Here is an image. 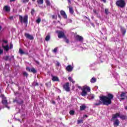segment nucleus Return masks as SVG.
<instances>
[{
	"label": "nucleus",
	"instance_id": "obj_22",
	"mask_svg": "<svg viewBox=\"0 0 127 127\" xmlns=\"http://www.w3.org/2000/svg\"><path fill=\"white\" fill-rule=\"evenodd\" d=\"M85 109H86V105H81L80 107V111H84V110H85Z\"/></svg>",
	"mask_w": 127,
	"mask_h": 127
},
{
	"label": "nucleus",
	"instance_id": "obj_40",
	"mask_svg": "<svg viewBox=\"0 0 127 127\" xmlns=\"http://www.w3.org/2000/svg\"><path fill=\"white\" fill-rule=\"evenodd\" d=\"M2 53H3V50L0 49V55H1V54H2Z\"/></svg>",
	"mask_w": 127,
	"mask_h": 127
},
{
	"label": "nucleus",
	"instance_id": "obj_5",
	"mask_svg": "<svg viewBox=\"0 0 127 127\" xmlns=\"http://www.w3.org/2000/svg\"><path fill=\"white\" fill-rule=\"evenodd\" d=\"M56 33L58 34V37L60 39L64 38L66 36L64 32L62 31L58 30L56 31Z\"/></svg>",
	"mask_w": 127,
	"mask_h": 127
},
{
	"label": "nucleus",
	"instance_id": "obj_47",
	"mask_svg": "<svg viewBox=\"0 0 127 127\" xmlns=\"http://www.w3.org/2000/svg\"><path fill=\"white\" fill-rule=\"evenodd\" d=\"M85 18H86L87 19H88V20H89V21L91 20L90 19V18H89L88 17H87V16H85L84 17Z\"/></svg>",
	"mask_w": 127,
	"mask_h": 127
},
{
	"label": "nucleus",
	"instance_id": "obj_24",
	"mask_svg": "<svg viewBox=\"0 0 127 127\" xmlns=\"http://www.w3.org/2000/svg\"><path fill=\"white\" fill-rule=\"evenodd\" d=\"M64 38V39L65 40L64 41H65V42H66V43H67V44L69 43L70 41H69V39H68L67 38V37L65 36Z\"/></svg>",
	"mask_w": 127,
	"mask_h": 127
},
{
	"label": "nucleus",
	"instance_id": "obj_37",
	"mask_svg": "<svg viewBox=\"0 0 127 127\" xmlns=\"http://www.w3.org/2000/svg\"><path fill=\"white\" fill-rule=\"evenodd\" d=\"M97 102H98L99 103H96V105L97 106H99V105H101V104L102 103V102H101V101H99V100H97Z\"/></svg>",
	"mask_w": 127,
	"mask_h": 127
},
{
	"label": "nucleus",
	"instance_id": "obj_4",
	"mask_svg": "<svg viewBox=\"0 0 127 127\" xmlns=\"http://www.w3.org/2000/svg\"><path fill=\"white\" fill-rule=\"evenodd\" d=\"M116 5L118 7L124 8L126 6V1L125 0H118L116 1Z\"/></svg>",
	"mask_w": 127,
	"mask_h": 127
},
{
	"label": "nucleus",
	"instance_id": "obj_57",
	"mask_svg": "<svg viewBox=\"0 0 127 127\" xmlns=\"http://www.w3.org/2000/svg\"><path fill=\"white\" fill-rule=\"evenodd\" d=\"M68 3H71V0H67Z\"/></svg>",
	"mask_w": 127,
	"mask_h": 127
},
{
	"label": "nucleus",
	"instance_id": "obj_26",
	"mask_svg": "<svg viewBox=\"0 0 127 127\" xmlns=\"http://www.w3.org/2000/svg\"><path fill=\"white\" fill-rule=\"evenodd\" d=\"M46 41H49L50 40V36L47 35L45 38Z\"/></svg>",
	"mask_w": 127,
	"mask_h": 127
},
{
	"label": "nucleus",
	"instance_id": "obj_12",
	"mask_svg": "<svg viewBox=\"0 0 127 127\" xmlns=\"http://www.w3.org/2000/svg\"><path fill=\"white\" fill-rule=\"evenodd\" d=\"M2 104L7 107V100H6V98L5 97H3L2 99Z\"/></svg>",
	"mask_w": 127,
	"mask_h": 127
},
{
	"label": "nucleus",
	"instance_id": "obj_35",
	"mask_svg": "<svg viewBox=\"0 0 127 127\" xmlns=\"http://www.w3.org/2000/svg\"><path fill=\"white\" fill-rule=\"evenodd\" d=\"M2 43H5V44H6L8 43V40H2Z\"/></svg>",
	"mask_w": 127,
	"mask_h": 127
},
{
	"label": "nucleus",
	"instance_id": "obj_1",
	"mask_svg": "<svg viewBox=\"0 0 127 127\" xmlns=\"http://www.w3.org/2000/svg\"><path fill=\"white\" fill-rule=\"evenodd\" d=\"M100 98L103 105L108 106L112 104V100L114 99V96L112 94H108L107 96H100Z\"/></svg>",
	"mask_w": 127,
	"mask_h": 127
},
{
	"label": "nucleus",
	"instance_id": "obj_11",
	"mask_svg": "<svg viewBox=\"0 0 127 127\" xmlns=\"http://www.w3.org/2000/svg\"><path fill=\"white\" fill-rule=\"evenodd\" d=\"M65 70L67 71V72H72L73 71V66L71 65H68L66 67Z\"/></svg>",
	"mask_w": 127,
	"mask_h": 127
},
{
	"label": "nucleus",
	"instance_id": "obj_14",
	"mask_svg": "<svg viewBox=\"0 0 127 127\" xmlns=\"http://www.w3.org/2000/svg\"><path fill=\"white\" fill-rule=\"evenodd\" d=\"M75 38H76V40H77L78 41H83V37L82 36H81L79 35H77L76 36H75Z\"/></svg>",
	"mask_w": 127,
	"mask_h": 127
},
{
	"label": "nucleus",
	"instance_id": "obj_27",
	"mask_svg": "<svg viewBox=\"0 0 127 127\" xmlns=\"http://www.w3.org/2000/svg\"><path fill=\"white\" fill-rule=\"evenodd\" d=\"M69 114L71 115V116H74V115H75V111L73 110H70L69 111Z\"/></svg>",
	"mask_w": 127,
	"mask_h": 127
},
{
	"label": "nucleus",
	"instance_id": "obj_39",
	"mask_svg": "<svg viewBox=\"0 0 127 127\" xmlns=\"http://www.w3.org/2000/svg\"><path fill=\"white\" fill-rule=\"evenodd\" d=\"M93 12L95 13V14H98V12H97V10L94 9H93Z\"/></svg>",
	"mask_w": 127,
	"mask_h": 127
},
{
	"label": "nucleus",
	"instance_id": "obj_41",
	"mask_svg": "<svg viewBox=\"0 0 127 127\" xmlns=\"http://www.w3.org/2000/svg\"><path fill=\"white\" fill-rule=\"evenodd\" d=\"M53 51L55 52V53H56V52H57V48H55Z\"/></svg>",
	"mask_w": 127,
	"mask_h": 127
},
{
	"label": "nucleus",
	"instance_id": "obj_20",
	"mask_svg": "<svg viewBox=\"0 0 127 127\" xmlns=\"http://www.w3.org/2000/svg\"><path fill=\"white\" fill-rule=\"evenodd\" d=\"M22 75L24 77H26V78H27V77H28V73H27V72L26 71H23Z\"/></svg>",
	"mask_w": 127,
	"mask_h": 127
},
{
	"label": "nucleus",
	"instance_id": "obj_28",
	"mask_svg": "<svg viewBox=\"0 0 127 127\" xmlns=\"http://www.w3.org/2000/svg\"><path fill=\"white\" fill-rule=\"evenodd\" d=\"M52 80H59V78L57 76H54L53 75H52Z\"/></svg>",
	"mask_w": 127,
	"mask_h": 127
},
{
	"label": "nucleus",
	"instance_id": "obj_6",
	"mask_svg": "<svg viewBox=\"0 0 127 127\" xmlns=\"http://www.w3.org/2000/svg\"><path fill=\"white\" fill-rule=\"evenodd\" d=\"M69 83H66L64 85V89L66 91V92H70V87H69Z\"/></svg>",
	"mask_w": 127,
	"mask_h": 127
},
{
	"label": "nucleus",
	"instance_id": "obj_16",
	"mask_svg": "<svg viewBox=\"0 0 127 127\" xmlns=\"http://www.w3.org/2000/svg\"><path fill=\"white\" fill-rule=\"evenodd\" d=\"M113 121L114 122V125L115 127H118V126L120 125V121H119V120L116 119L115 120H113Z\"/></svg>",
	"mask_w": 127,
	"mask_h": 127
},
{
	"label": "nucleus",
	"instance_id": "obj_38",
	"mask_svg": "<svg viewBox=\"0 0 127 127\" xmlns=\"http://www.w3.org/2000/svg\"><path fill=\"white\" fill-rule=\"evenodd\" d=\"M126 95V93H124V92H122L121 95V97L122 98H123V97H125V95Z\"/></svg>",
	"mask_w": 127,
	"mask_h": 127
},
{
	"label": "nucleus",
	"instance_id": "obj_10",
	"mask_svg": "<svg viewBox=\"0 0 127 127\" xmlns=\"http://www.w3.org/2000/svg\"><path fill=\"white\" fill-rule=\"evenodd\" d=\"M11 58H14V57L12 56L11 57L6 56L5 57H3V60H5V61H11Z\"/></svg>",
	"mask_w": 127,
	"mask_h": 127
},
{
	"label": "nucleus",
	"instance_id": "obj_30",
	"mask_svg": "<svg viewBox=\"0 0 127 127\" xmlns=\"http://www.w3.org/2000/svg\"><path fill=\"white\" fill-rule=\"evenodd\" d=\"M26 71H28V72H30L31 71V68H30V67L27 66L26 67Z\"/></svg>",
	"mask_w": 127,
	"mask_h": 127
},
{
	"label": "nucleus",
	"instance_id": "obj_51",
	"mask_svg": "<svg viewBox=\"0 0 127 127\" xmlns=\"http://www.w3.org/2000/svg\"><path fill=\"white\" fill-rule=\"evenodd\" d=\"M52 18H53V19H54L55 18V15H52Z\"/></svg>",
	"mask_w": 127,
	"mask_h": 127
},
{
	"label": "nucleus",
	"instance_id": "obj_34",
	"mask_svg": "<svg viewBox=\"0 0 127 127\" xmlns=\"http://www.w3.org/2000/svg\"><path fill=\"white\" fill-rule=\"evenodd\" d=\"M29 0H22L23 3H26V2H28Z\"/></svg>",
	"mask_w": 127,
	"mask_h": 127
},
{
	"label": "nucleus",
	"instance_id": "obj_42",
	"mask_svg": "<svg viewBox=\"0 0 127 127\" xmlns=\"http://www.w3.org/2000/svg\"><path fill=\"white\" fill-rule=\"evenodd\" d=\"M56 66L59 67V66H60V63L59 62H57V63L56 64Z\"/></svg>",
	"mask_w": 127,
	"mask_h": 127
},
{
	"label": "nucleus",
	"instance_id": "obj_58",
	"mask_svg": "<svg viewBox=\"0 0 127 127\" xmlns=\"http://www.w3.org/2000/svg\"><path fill=\"white\" fill-rule=\"evenodd\" d=\"M2 28V27H1V26H0V30H1Z\"/></svg>",
	"mask_w": 127,
	"mask_h": 127
},
{
	"label": "nucleus",
	"instance_id": "obj_31",
	"mask_svg": "<svg viewBox=\"0 0 127 127\" xmlns=\"http://www.w3.org/2000/svg\"><path fill=\"white\" fill-rule=\"evenodd\" d=\"M13 48V45L12 43H10V46L9 47V49H12Z\"/></svg>",
	"mask_w": 127,
	"mask_h": 127
},
{
	"label": "nucleus",
	"instance_id": "obj_45",
	"mask_svg": "<svg viewBox=\"0 0 127 127\" xmlns=\"http://www.w3.org/2000/svg\"><path fill=\"white\" fill-rule=\"evenodd\" d=\"M85 118H88V116L87 115H84L82 117V119H85Z\"/></svg>",
	"mask_w": 127,
	"mask_h": 127
},
{
	"label": "nucleus",
	"instance_id": "obj_64",
	"mask_svg": "<svg viewBox=\"0 0 127 127\" xmlns=\"http://www.w3.org/2000/svg\"><path fill=\"white\" fill-rule=\"evenodd\" d=\"M33 0V1H35V0Z\"/></svg>",
	"mask_w": 127,
	"mask_h": 127
},
{
	"label": "nucleus",
	"instance_id": "obj_54",
	"mask_svg": "<svg viewBox=\"0 0 127 127\" xmlns=\"http://www.w3.org/2000/svg\"><path fill=\"white\" fill-rule=\"evenodd\" d=\"M91 80H96V78L95 77H92Z\"/></svg>",
	"mask_w": 127,
	"mask_h": 127
},
{
	"label": "nucleus",
	"instance_id": "obj_44",
	"mask_svg": "<svg viewBox=\"0 0 127 127\" xmlns=\"http://www.w3.org/2000/svg\"><path fill=\"white\" fill-rule=\"evenodd\" d=\"M91 83H96V80H91Z\"/></svg>",
	"mask_w": 127,
	"mask_h": 127
},
{
	"label": "nucleus",
	"instance_id": "obj_56",
	"mask_svg": "<svg viewBox=\"0 0 127 127\" xmlns=\"http://www.w3.org/2000/svg\"><path fill=\"white\" fill-rule=\"evenodd\" d=\"M68 80H72V77H68Z\"/></svg>",
	"mask_w": 127,
	"mask_h": 127
},
{
	"label": "nucleus",
	"instance_id": "obj_50",
	"mask_svg": "<svg viewBox=\"0 0 127 127\" xmlns=\"http://www.w3.org/2000/svg\"><path fill=\"white\" fill-rule=\"evenodd\" d=\"M16 0H10V2H12V1H15Z\"/></svg>",
	"mask_w": 127,
	"mask_h": 127
},
{
	"label": "nucleus",
	"instance_id": "obj_60",
	"mask_svg": "<svg viewBox=\"0 0 127 127\" xmlns=\"http://www.w3.org/2000/svg\"><path fill=\"white\" fill-rule=\"evenodd\" d=\"M74 89H75V87H74V86H73L72 88V90H74Z\"/></svg>",
	"mask_w": 127,
	"mask_h": 127
},
{
	"label": "nucleus",
	"instance_id": "obj_29",
	"mask_svg": "<svg viewBox=\"0 0 127 127\" xmlns=\"http://www.w3.org/2000/svg\"><path fill=\"white\" fill-rule=\"evenodd\" d=\"M36 22H37V23H38V24H39V23L41 22V19H40V18H38L36 20Z\"/></svg>",
	"mask_w": 127,
	"mask_h": 127
},
{
	"label": "nucleus",
	"instance_id": "obj_15",
	"mask_svg": "<svg viewBox=\"0 0 127 127\" xmlns=\"http://www.w3.org/2000/svg\"><path fill=\"white\" fill-rule=\"evenodd\" d=\"M119 117H120V113H116L113 116L112 121H115V119L119 118Z\"/></svg>",
	"mask_w": 127,
	"mask_h": 127
},
{
	"label": "nucleus",
	"instance_id": "obj_19",
	"mask_svg": "<svg viewBox=\"0 0 127 127\" xmlns=\"http://www.w3.org/2000/svg\"><path fill=\"white\" fill-rule=\"evenodd\" d=\"M32 73H33V74H36V73H37V70H36V69H35V68L34 67H32L31 68V71Z\"/></svg>",
	"mask_w": 127,
	"mask_h": 127
},
{
	"label": "nucleus",
	"instance_id": "obj_53",
	"mask_svg": "<svg viewBox=\"0 0 127 127\" xmlns=\"http://www.w3.org/2000/svg\"><path fill=\"white\" fill-rule=\"evenodd\" d=\"M58 17L59 18H61V15H60L59 14H58Z\"/></svg>",
	"mask_w": 127,
	"mask_h": 127
},
{
	"label": "nucleus",
	"instance_id": "obj_62",
	"mask_svg": "<svg viewBox=\"0 0 127 127\" xmlns=\"http://www.w3.org/2000/svg\"><path fill=\"white\" fill-rule=\"evenodd\" d=\"M126 110H127V106L125 107Z\"/></svg>",
	"mask_w": 127,
	"mask_h": 127
},
{
	"label": "nucleus",
	"instance_id": "obj_63",
	"mask_svg": "<svg viewBox=\"0 0 127 127\" xmlns=\"http://www.w3.org/2000/svg\"><path fill=\"white\" fill-rule=\"evenodd\" d=\"M37 86H38V83H36V84Z\"/></svg>",
	"mask_w": 127,
	"mask_h": 127
},
{
	"label": "nucleus",
	"instance_id": "obj_8",
	"mask_svg": "<svg viewBox=\"0 0 127 127\" xmlns=\"http://www.w3.org/2000/svg\"><path fill=\"white\" fill-rule=\"evenodd\" d=\"M60 13L62 16H63V17L64 18V19H67V14H66V12H64V10H61Z\"/></svg>",
	"mask_w": 127,
	"mask_h": 127
},
{
	"label": "nucleus",
	"instance_id": "obj_23",
	"mask_svg": "<svg viewBox=\"0 0 127 127\" xmlns=\"http://www.w3.org/2000/svg\"><path fill=\"white\" fill-rule=\"evenodd\" d=\"M19 53L21 55H22L23 54H25V53H24V52H23V51L21 49H19Z\"/></svg>",
	"mask_w": 127,
	"mask_h": 127
},
{
	"label": "nucleus",
	"instance_id": "obj_17",
	"mask_svg": "<svg viewBox=\"0 0 127 127\" xmlns=\"http://www.w3.org/2000/svg\"><path fill=\"white\" fill-rule=\"evenodd\" d=\"M69 7V13H71V14H73L74 13V9H73V7L71 6H68Z\"/></svg>",
	"mask_w": 127,
	"mask_h": 127
},
{
	"label": "nucleus",
	"instance_id": "obj_33",
	"mask_svg": "<svg viewBox=\"0 0 127 127\" xmlns=\"http://www.w3.org/2000/svg\"><path fill=\"white\" fill-rule=\"evenodd\" d=\"M105 10L106 14H108V13H109V9L106 8V9H105Z\"/></svg>",
	"mask_w": 127,
	"mask_h": 127
},
{
	"label": "nucleus",
	"instance_id": "obj_48",
	"mask_svg": "<svg viewBox=\"0 0 127 127\" xmlns=\"http://www.w3.org/2000/svg\"><path fill=\"white\" fill-rule=\"evenodd\" d=\"M90 97H91V99H94V95H90Z\"/></svg>",
	"mask_w": 127,
	"mask_h": 127
},
{
	"label": "nucleus",
	"instance_id": "obj_25",
	"mask_svg": "<svg viewBox=\"0 0 127 127\" xmlns=\"http://www.w3.org/2000/svg\"><path fill=\"white\" fill-rule=\"evenodd\" d=\"M37 2L38 4H42L43 3V0H37Z\"/></svg>",
	"mask_w": 127,
	"mask_h": 127
},
{
	"label": "nucleus",
	"instance_id": "obj_43",
	"mask_svg": "<svg viewBox=\"0 0 127 127\" xmlns=\"http://www.w3.org/2000/svg\"><path fill=\"white\" fill-rule=\"evenodd\" d=\"M101 1H103L104 3H107V0H100Z\"/></svg>",
	"mask_w": 127,
	"mask_h": 127
},
{
	"label": "nucleus",
	"instance_id": "obj_2",
	"mask_svg": "<svg viewBox=\"0 0 127 127\" xmlns=\"http://www.w3.org/2000/svg\"><path fill=\"white\" fill-rule=\"evenodd\" d=\"M78 89H81V96L85 97L88 95V92H91V88L87 85H84L82 87L78 86Z\"/></svg>",
	"mask_w": 127,
	"mask_h": 127
},
{
	"label": "nucleus",
	"instance_id": "obj_59",
	"mask_svg": "<svg viewBox=\"0 0 127 127\" xmlns=\"http://www.w3.org/2000/svg\"><path fill=\"white\" fill-rule=\"evenodd\" d=\"M36 63H37V64H39V62H37V61H36Z\"/></svg>",
	"mask_w": 127,
	"mask_h": 127
},
{
	"label": "nucleus",
	"instance_id": "obj_18",
	"mask_svg": "<svg viewBox=\"0 0 127 127\" xmlns=\"http://www.w3.org/2000/svg\"><path fill=\"white\" fill-rule=\"evenodd\" d=\"M3 9L5 11H10V8L7 5L4 6V7H3Z\"/></svg>",
	"mask_w": 127,
	"mask_h": 127
},
{
	"label": "nucleus",
	"instance_id": "obj_3",
	"mask_svg": "<svg viewBox=\"0 0 127 127\" xmlns=\"http://www.w3.org/2000/svg\"><path fill=\"white\" fill-rule=\"evenodd\" d=\"M19 20L21 23H25V24H27L28 22V15H25L23 17L21 15H19Z\"/></svg>",
	"mask_w": 127,
	"mask_h": 127
},
{
	"label": "nucleus",
	"instance_id": "obj_52",
	"mask_svg": "<svg viewBox=\"0 0 127 127\" xmlns=\"http://www.w3.org/2000/svg\"><path fill=\"white\" fill-rule=\"evenodd\" d=\"M9 19H13V17H12V16H10V17H9Z\"/></svg>",
	"mask_w": 127,
	"mask_h": 127
},
{
	"label": "nucleus",
	"instance_id": "obj_55",
	"mask_svg": "<svg viewBox=\"0 0 127 127\" xmlns=\"http://www.w3.org/2000/svg\"><path fill=\"white\" fill-rule=\"evenodd\" d=\"M68 20L69 22H72V20H71V19H69Z\"/></svg>",
	"mask_w": 127,
	"mask_h": 127
},
{
	"label": "nucleus",
	"instance_id": "obj_7",
	"mask_svg": "<svg viewBox=\"0 0 127 127\" xmlns=\"http://www.w3.org/2000/svg\"><path fill=\"white\" fill-rule=\"evenodd\" d=\"M120 28L121 31L122 33V35L123 36H125V35H126V33H127V29L122 26H120Z\"/></svg>",
	"mask_w": 127,
	"mask_h": 127
},
{
	"label": "nucleus",
	"instance_id": "obj_13",
	"mask_svg": "<svg viewBox=\"0 0 127 127\" xmlns=\"http://www.w3.org/2000/svg\"><path fill=\"white\" fill-rule=\"evenodd\" d=\"M2 47L3 49L4 50V51H6V52H7L9 50V46L8 45H6V46H3V44H2Z\"/></svg>",
	"mask_w": 127,
	"mask_h": 127
},
{
	"label": "nucleus",
	"instance_id": "obj_32",
	"mask_svg": "<svg viewBox=\"0 0 127 127\" xmlns=\"http://www.w3.org/2000/svg\"><path fill=\"white\" fill-rule=\"evenodd\" d=\"M35 12V10L34 9H32L31 11V14L32 15H33L34 14V12Z\"/></svg>",
	"mask_w": 127,
	"mask_h": 127
},
{
	"label": "nucleus",
	"instance_id": "obj_9",
	"mask_svg": "<svg viewBox=\"0 0 127 127\" xmlns=\"http://www.w3.org/2000/svg\"><path fill=\"white\" fill-rule=\"evenodd\" d=\"M25 37L27 39H29L30 40H33L34 38L33 36H31L30 34L28 33H25Z\"/></svg>",
	"mask_w": 127,
	"mask_h": 127
},
{
	"label": "nucleus",
	"instance_id": "obj_21",
	"mask_svg": "<svg viewBox=\"0 0 127 127\" xmlns=\"http://www.w3.org/2000/svg\"><path fill=\"white\" fill-rule=\"evenodd\" d=\"M45 0L47 6H50V5H51V3H50V1H49V0Z\"/></svg>",
	"mask_w": 127,
	"mask_h": 127
},
{
	"label": "nucleus",
	"instance_id": "obj_36",
	"mask_svg": "<svg viewBox=\"0 0 127 127\" xmlns=\"http://www.w3.org/2000/svg\"><path fill=\"white\" fill-rule=\"evenodd\" d=\"M120 118L122 119V120H126V118L125 116H120Z\"/></svg>",
	"mask_w": 127,
	"mask_h": 127
},
{
	"label": "nucleus",
	"instance_id": "obj_46",
	"mask_svg": "<svg viewBox=\"0 0 127 127\" xmlns=\"http://www.w3.org/2000/svg\"><path fill=\"white\" fill-rule=\"evenodd\" d=\"M82 120H78L77 124H80V123H82Z\"/></svg>",
	"mask_w": 127,
	"mask_h": 127
},
{
	"label": "nucleus",
	"instance_id": "obj_61",
	"mask_svg": "<svg viewBox=\"0 0 127 127\" xmlns=\"http://www.w3.org/2000/svg\"><path fill=\"white\" fill-rule=\"evenodd\" d=\"M122 100H124V98H121V99H120V101H122Z\"/></svg>",
	"mask_w": 127,
	"mask_h": 127
},
{
	"label": "nucleus",
	"instance_id": "obj_49",
	"mask_svg": "<svg viewBox=\"0 0 127 127\" xmlns=\"http://www.w3.org/2000/svg\"><path fill=\"white\" fill-rule=\"evenodd\" d=\"M91 25H92V26H93V27H95V24H94V23H91Z\"/></svg>",
	"mask_w": 127,
	"mask_h": 127
}]
</instances>
